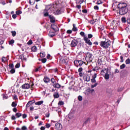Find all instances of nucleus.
Listing matches in <instances>:
<instances>
[{
	"instance_id": "nucleus-15",
	"label": "nucleus",
	"mask_w": 130,
	"mask_h": 130,
	"mask_svg": "<svg viewBox=\"0 0 130 130\" xmlns=\"http://www.w3.org/2000/svg\"><path fill=\"white\" fill-rule=\"evenodd\" d=\"M52 86L53 87H54V88H56L57 89H59V88L61 87V85L57 83H55V84H53Z\"/></svg>"
},
{
	"instance_id": "nucleus-45",
	"label": "nucleus",
	"mask_w": 130,
	"mask_h": 130,
	"mask_svg": "<svg viewBox=\"0 0 130 130\" xmlns=\"http://www.w3.org/2000/svg\"><path fill=\"white\" fill-rule=\"evenodd\" d=\"M124 88L123 87H119L117 89L118 92H121Z\"/></svg>"
},
{
	"instance_id": "nucleus-64",
	"label": "nucleus",
	"mask_w": 130,
	"mask_h": 130,
	"mask_svg": "<svg viewBox=\"0 0 130 130\" xmlns=\"http://www.w3.org/2000/svg\"><path fill=\"white\" fill-rule=\"evenodd\" d=\"M41 130H45V126H41L40 128Z\"/></svg>"
},
{
	"instance_id": "nucleus-14",
	"label": "nucleus",
	"mask_w": 130,
	"mask_h": 130,
	"mask_svg": "<svg viewBox=\"0 0 130 130\" xmlns=\"http://www.w3.org/2000/svg\"><path fill=\"white\" fill-rule=\"evenodd\" d=\"M43 81H44V83H45L46 84H47V83H49V82H50V78H49L47 76H45L44 77Z\"/></svg>"
},
{
	"instance_id": "nucleus-8",
	"label": "nucleus",
	"mask_w": 130,
	"mask_h": 130,
	"mask_svg": "<svg viewBox=\"0 0 130 130\" xmlns=\"http://www.w3.org/2000/svg\"><path fill=\"white\" fill-rule=\"evenodd\" d=\"M64 34V33H60V34L56 33L55 36H57V37L58 38L62 39H62H63V38H67V36L63 37Z\"/></svg>"
},
{
	"instance_id": "nucleus-9",
	"label": "nucleus",
	"mask_w": 130,
	"mask_h": 130,
	"mask_svg": "<svg viewBox=\"0 0 130 130\" xmlns=\"http://www.w3.org/2000/svg\"><path fill=\"white\" fill-rule=\"evenodd\" d=\"M106 73H105V75L104 76V78L105 80H109V74H108V71H109V69L108 68L105 69Z\"/></svg>"
},
{
	"instance_id": "nucleus-54",
	"label": "nucleus",
	"mask_w": 130,
	"mask_h": 130,
	"mask_svg": "<svg viewBox=\"0 0 130 130\" xmlns=\"http://www.w3.org/2000/svg\"><path fill=\"white\" fill-rule=\"evenodd\" d=\"M83 72V68L80 67L78 69V73H81Z\"/></svg>"
},
{
	"instance_id": "nucleus-11",
	"label": "nucleus",
	"mask_w": 130,
	"mask_h": 130,
	"mask_svg": "<svg viewBox=\"0 0 130 130\" xmlns=\"http://www.w3.org/2000/svg\"><path fill=\"white\" fill-rule=\"evenodd\" d=\"M21 88L22 89H24V90H27V89H29L30 84L28 83H25L22 85Z\"/></svg>"
},
{
	"instance_id": "nucleus-46",
	"label": "nucleus",
	"mask_w": 130,
	"mask_h": 130,
	"mask_svg": "<svg viewBox=\"0 0 130 130\" xmlns=\"http://www.w3.org/2000/svg\"><path fill=\"white\" fill-rule=\"evenodd\" d=\"M41 41H42V46H45V41H43V39H41Z\"/></svg>"
},
{
	"instance_id": "nucleus-55",
	"label": "nucleus",
	"mask_w": 130,
	"mask_h": 130,
	"mask_svg": "<svg viewBox=\"0 0 130 130\" xmlns=\"http://www.w3.org/2000/svg\"><path fill=\"white\" fill-rule=\"evenodd\" d=\"M16 15H21L22 14V11H18L16 12Z\"/></svg>"
},
{
	"instance_id": "nucleus-2",
	"label": "nucleus",
	"mask_w": 130,
	"mask_h": 130,
	"mask_svg": "<svg viewBox=\"0 0 130 130\" xmlns=\"http://www.w3.org/2000/svg\"><path fill=\"white\" fill-rule=\"evenodd\" d=\"M100 45L101 47H103V48L107 49V48L109 47V45H110V40H108L107 41H101Z\"/></svg>"
},
{
	"instance_id": "nucleus-24",
	"label": "nucleus",
	"mask_w": 130,
	"mask_h": 130,
	"mask_svg": "<svg viewBox=\"0 0 130 130\" xmlns=\"http://www.w3.org/2000/svg\"><path fill=\"white\" fill-rule=\"evenodd\" d=\"M91 120V118L88 117L86 118V120L85 121V122L83 123V124H87Z\"/></svg>"
},
{
	"instance_id": "nucleus-31",
	"label": "nucleus",
	"mask_w": 130,
	"mask_h": 130,
	"mask_svg": "<svg viewBox=\"0 0 130 130\" xmlns=\"http://www.w3.org/2000/svg\"><path fill=\"white\" fill-rule=\"evenodd\" d=\"M11 106L14 108L16 107L17 106V103H16V102H13L12 103Z\"/></svg>"
},
{
	"instance_id": "nucleus-49",
	"label": "nucleus",
	"mask_w": 130,
	"mask_h": 130,
	"mask_svg": "<svg viewBox=\"0 0 130 130\" xmlns=\"http://www.w3.org/2000/svg\"><path fill=\"white\" fill-rule=\"evenodd\" d=\"M3 99H8L9 98V96H7V95H6L4 93L3 94Z\"/></svg>"
},
{
	"instance_id": "nucleus-41",
	"label": "nucleus",
	"mask_w": 130,
	"mask_h": 130,
	"mask_svg": "<svg viewBox=\"0 0 130 130\" xmlns=\"http://www.w3.org/2000/svg\"><path fill=\"white\" fill-rule=\"evenodd\" d=\"M51 82L53 84H55V83H56V81H55V79L54 78H51Z\"/></svg>"
},
{
	"instance_id": "nucleus-37",
	"label": "nucleus",
	"mask_w": 130,
	"mask_h": 130,
	"mask_svg": "<svg viewBox=\"0 0 130 130\" xmlns=\"http://www.w3.org/2000/svg\"><path fill=\"white\" fill-rule=\"evenodd\" d=\"M47 61V59L46 58H42V62L43 63H45Z\"/></svg>"
},
{
	"instance_id": "nucleus-53",
	"label": "nucleus",
	"mask_w": 130,
	"mask_h": 130,
	"mask_svg": "<svg viewBox=\"0 0 130 130\" xmlns=\"http://www.w3.org/2000/svg\"><path fill=\"white\" fill-rule=\"evenodd\" d=\"M22 118H23V119H25V118H26L27 117V114H23L22 115Z\"/></svg>"
},
{
	"instance_id": "nucleus-19",
	"label": "nucleus",
	"mask_w": 130,
	"mask_h": 130,
	"mask_svg": "<svg viewBox=\"0 0 130 130\" xmlns=\"http://www.w3.org/2000/svg\"><path fill=\"white\" fill-rule=\"evenodd\" d=\"M44 102V101H40L38 102H37L36 103H35V105H42V104H43V103Z\"/></svg>"
},
{
	"instance_id": "nucleus-21",
	"label": "nucleus",
	"mask_w": 130,
	"mask_h": 130,
	"mask_svg": "<svg viewBox=\"0 0 130 130\" xmlns=\"http://www.w3.org/2000/svg\"><path fill=\"white\" fill-rule=\"evenodd\" d=\"M53 97H54V98H55V99L59 98V94H58V92L54 93Z\"/></svg>"
},
{
	"instance_id": "nucleus-40",
	"label": "nucleus",
	"mask_w": 130,
	"mask_h": 130,
	"mask_svg": "<svg viewBox=\"0 0 130 130\" xmlns=\"http://www.w3.org/2000/svg\"><path fill=\"white\" fill-rule=\"evenodd\" d=\"M40 57H45V53L43 52H41L40 54Z\"/></svg>"
},
{
	"instance_id": "nucleus-35",
	"label": "nucleus",
	"mask_w": 130,
	"mask_h": 130,
	"mask_svg": "<svg viewBox=\"0 0 130 130\" xmlns=\"http://www.w3.org/2000/svg\"><path fill=\"white\" fill-rule=\"evenodd\" d=\"M31 105H32V104H31V102H29V101L28 102V103L26 105V108H28V107H29V106H31Z\"/></svg>"
},
{
	"instance_id": "nucleus-16",
	"label": "nucleus",
	"mask_w": 130,
	"mask_h": 130,
	"mask_svg": "<svg viewBox=\"0 0 130 130\" xmlns=\"http://www.w3.org/2000/svg\"><path fill=\"white\" fill-rule=\"evenodd\" d=\"M51 27L53 30L55 31V32H57V31H58V27H57V26L55 25V24L52 25Z\"/></svg>"
},
{
	"instance_id": "nucleus-3",
	"label": "nucleus",
	"mask_w": 130,
	"mask_h": 130,
	"mask_svg": "<svg viewBox=\"0 0 130 130\" xmlns=\"http://www.w3.org/2000/svg\"><path fill=\"white\" fill-rule=\"evenodd\" d=\"M74 64L76 68L81 67L84 64V62L82 60H75L74 61Z\"/></svg>"
},
{
	"instance_id": "nucleus-29",
	"label": "nucleus",
	"mask_w": 130,
	"mask_h": 130,
	"mask_svg": "<svg viewBox=\"0 0 130 130\" xmlns=\"http://www.w3.org/2000/svg\"><path fill=\"white\" fill-rule=\"evenodd\" d=\"M15 43V40H11L10 41H9V45H12V44H14Z\"/></svg>"
},
{
	"instance_id": "nucleus-48",
	"label": "nucleus",
	"mask_w": 130,
	"mask_h": 130,
	"mask_svg": "<svg viewBox=\"0 0 130 130\" xmlns=\"http://www.w3.org/2000/svg\"><path fill=\"white\" fill-rule=\"evenodd\" d=\"M121 21L123 23H125V22H126V19H125V17H122L121 18Z\"/></svg>"
},
{
	"instance_id": "nucleus-5",
	"label": "nucleus",
	"mask_w": 130,
	"mask_h": 130,
	"mask_svg": "<svg viewBox=\"0 0 130 130\" xmlns=\"http://www.w3.org/2000/svg\"><path fill=\"white\" fill-rule=\"evenodd\" d=\"M79 40L80 39H73L70 44L71 47L74 48L76 47V46L78 47V44L79 43Z\"/></svg>"
},
{
	"instance_id": "nucleus-10",
	"label": "nucleus",
	"mask_w": 130,
	"mask_h": 130,
	"mask_svg": "<svg viewBox=\"0 0 130 130\" xmlns=\"http://www.w3.org/2000/svg\"><path fill=\"white\" fill-rule=\"evenodd\" d=\"M74 115H75V113L71 111L67 116L69 119H73L74 118Z\"/></svg>"
},
{
	"instance_id": "nucleus-50",
	"label": "nucleus",
	"mask_w": 130,
	"mask_h": 130,
	"mask_svg": "<svg viewBox=\"0 0 130 130\" xmlns=\"http://www.w3.org/2000/svg\"><path fill=\"white\" fill-rule=\"evenodd\" d=\"M92 79H96V78H97V73H94V75L92 76Z\"/></svg>"
},
{
	"instance_id": "nucleus-4",
	"label": "nucleus",
	"mask_w": 130,
	"mask_h": 130,
	"mask_svg": "<svg viewBox=\"0 0 130 130\" xmlns=\"http://www.w3.org/2000/svg\"><path fill=\"white\" fill-rule=\"evenodd\" d=\"M85 55H86L85 59H87V57H88L89 62H92V61H93V54L92 53L90 52H87L85 53Z\"/></svg>"
},
{
	"instance_id": "nucleus-44",
	"label": "nucleus",
	"mask_w": 130,
	"mask_h": 130,
	"mask_svg": "<svg viewBox=\"0 0 130 130\" xmlns=\"http://www.w3.org/2000/svg\"><path fill=\"white\" fill-rule=\"evenodd\" d=\"M13 98L14 100H18V95H17V94H14Z\"/></svg>"
},
{
	"instance_id": "nucleus-18",
	"label": "nucleus",
	"mask_w": 130,
	"mask_h": 130,
	"mask_svg": "<svg viewBox=\"0 0 130 130\" xmlns=\"http://www.w3.org/2000/svg\"><path fill=\"white\" fill-rule=\"evenodd\" d=\"M49 18L50 19V21L52 23H54V22H55V19L54 18V17H53V16L50 15L49 16Z\"/></svg>"
},
{
	"instance_id": "nucleus-23",
	"label": "nucleus",
	"mask_w": 130,
	"mask_h": 130,
	"mask_svg": "<svg viewBox=\"0 0 130 130\" xmlns=\"http://www.w3.org/2000/svg\"><path fill=\"white\" fill-rule=\"evenodd\" d=\"M15 116H16V118H19L22 116V113H16Z\"/></svg>"
},
{
	"instance_id": "nucleus-51",
	"label": "nucleus",
	"mask_w": 130,
	"mask_h": 130,
	"mask_svg": "<svg viewBox=\"0 0 130 130\" xmlns=\"http://www.w3.org/2000/svg\"><path fill=\"white\" fill-rule=\"evenodd\" d=\"M24 57V54H21V55L19 56V59H21V60H23V58Z\"/></svg>"
},
{
	"instance_id": "nucleus-22",
	"label": "nucleus",
	"mask_w": 130,
	"mask_h": 130,
	"mask_svg": "<svg viewBox=\"0 0 130 130\" xmlns=\"http://www.w3.org/2000/svg\"><path fill=\"white\" fill-rule=\"evenodd\" d=\"M48 35L49 37H50V38H53V37H54V36H55V35H56V34L53 33L51 34V33H48Z\"/></svg>"
},
{
	"instance_id": "nucleus-52",
	"label": "nucleus",
	"mask_w": 130,
	"mask_h": 130,
	"mask_svg": "<svg viewBox=\"0 0 130 130\" xmlns=\"http://www.w3.org/2000/svg\"><path fill=\"white\" fill-rule=\"evenodd\" d=\"M13 112H15V113H17V111H18V109H17V108L14 107L13 109Z\"/></svg>"
},
{
	"instance_id": "nucleus-42",
	"label": "nucleus",
	"mask_w": 130,
	"mask_h": 130,
	"mask_svg": "<svg viewBox=\"0 0 130 130\" xmlns=\"http://www.w3.org/2000/svg\"><path fill=\"white\" fill-rule=\"evenodd\" d=\"M93 37V35L89 34L87 35V38L88 39H91Z\"/></svg>"
},
{
	"instance_id": "nucleus-13",
	"label": "nucleus",
	"mask_w": 130,
	"mask_h": 130,
	"mask_svg": "<svg viewBox=\"0 0 130 130\" xmlns=\"http://www.w3.org/2000/svg\"><path fill=\"white\" fill-rule=\"evenodd\" d=\"M84 44H85L84 43L82 42V41H81V39H79V43L77 45L78 48H81V46L84 47Z\"/></svg>"
},
{
	"instance_id": "nucleus-17",
	"label": "nucleus",
	"mask_w": 130,
	"mask_h": 130,
	"mask_svg": "<svg viewBox=\"0 0 130 130\" xmlns=\"http://www.w3.org/2000/svg\"><path fill=\"white\" fill-rule=\"evenodd\" d=\"M84 81L86 82H90V81H91V78L89 75L87 74L86 75L85 78H84Z\"/></svg>"
},
{
	"instance_id": "nucleus-28",
	"label": "nucleus",
	"mask_w": 130,
	"mask_h": 130,
	"mask_svg": "<svg viewBox=\"0 0 130 130\" xmlns=\"http://www.w3.org/2000/svg\"><path fill=\"white\" fill-rule=\"evenodd\" d=\"M97 86H98V83L96 82L93 85V84L91 85V89H93V88H95V87H97Z\"/></svg>"
},
{
	"instance_id": "nucleus-58",
	"label": "nucleus",
	"mask_w": 130,
	"mask_h": 130,
	"mask_svg": "<svg viewBox=\"0 0 130 130\" xmlns=\"http://www.w3.org/2000/svg\"><path fill=\"white\" fill-rule=\"evenodd\" d=\"M50 126H51V125H50V124H49V123H47L46 124V127L47 128H49V127H50Z\"/></svg>"
},
{
	"instance_id": "nucleus-6",
	"label": "nucleus",
	"mask_w": 130,
	"mask_h": 130,
	"mask_svg": "<svg viewBox=\"0 0 130 130\" xmlns=\"http://www.w3.org/2000/svg\"><path fill=\"white\" fill-rule=\"evenodd\" d=\"M55 128H56L57 130H61L62 129V125L58 122H57L55 123Z\"/></svg>"
},
{
	"instance_id": "nucleus-27",
	"label": "nucleus",
	"mask_w": 130,
	"mask_h": 130,
	"mask_svg": "<svg viewBox=\"0 0 130 130\" xmlns=\"http://www.w3.org/2000/svg\"><path fill=\"white\" fill-rule=\"evenodd\" d=\"M73 31L74 32H76V31H78V28L76 27V24H73V28H72Z\"/></svg>"
},
{
	"instance_id": "nucleus-26",
	"label": "nucleus",
	"mask_w": 130,
	"mask_h": 130,
	"mask_svg": "<svg viewBox=\"0 0 130 130\" xmlns=\"http://www.w3.org/2000/svg\"><path fill=\"white\" fill-rule=\"evenodd\" d=\"M10 70H11L10 71V74H15V73H16V69L15 68H12Z\"/></svg>"
},
{
	"instance_id": "nucleus-1",
	"label": "nucleus",
	"mask_w": 130,
	"mask_h": 130,
	"mask_svg": "<svg viewBox=\"0 0 130 130\" xmlns=\"http://www.w3.org/2000/svg\"><path fill=\"white\" fill-rule=\"evenodd\" d=\"M127 5L125 3H120L118 5V8H119V13L120 15H125L127 13V8L126 6Z\"/></svg>"
},
{
	"instance_id": "nucleus-56",
	"label": "nucleus",
	"mask_w": 130,
	"mask_h": 130,
	"mask_svg": "<svg viewBox=\"0 0 130 130\" xmlns=\"http://www.w3.org/2000/svg\"><path fill=\"white\" fill-rule=\"evenodd\" d=\"M50 115V114L49 113V112H48L45 114L46 117H49Z\"/></svg>"
},
{
	"instance_id": "nucleus-32",
	"label": "nucleus",
	"mask_w": 130,
	"mask_h": 130,
	"mask_svg": "<svg viewBox=\"0 0 130 130\" xmlns=\"http://www.w3.org/2000/svg\"><path fill=\"white\" fill-rule=\"evenodd\" d=\"M125 68V64L123 63L120 66V70H123Z\"/></svg>"
},
{
	"instance_id": "nucleus-34",
	"label": "nucleus",
	"mask_w": 130,
	"mask_h": 130,
	"mask_svg": "<svg viewBox=\"0 0 130 130\" xmlns=\"http://www.w3.org/2000/svg\"><path fill=\"white\" fill-rule=\"evenodd\" d=\"M27 45H31V44H33V41H32V40H29L27 43Z\"/></svg>"
},
{
	"instance_id": "nucleus-7",
	"label": "nucleus",
	"mask_w": 130,
	"mask_h": 130,
	"mask_svg": "<svg viewBox=\"0 0 130 130\" xmlns=\"http://www.w3.org/2000/svg\"><path fill=\"white\" fill-rule=\"evenodd\" d=\"M94 92H95V90L94 89H91L90 87H88L85 91V94H87V93L92 94V93Z\"/></svg>"
},
{
	"instance_id": "nucleus-39",
	"label": "nucleus",
	"mask_w": 130,
	"mask_h": 130,
	"mask_svg": "<svg viewBox=\"0 0 130 130\" xmlns=\"http://www.w3.org/2000/svg\"><path fill=\"white\" fill-rule=\"evenodd\" d=\"M9 68L11 70V69H14V63H10L9 65Z\"/></svg>"
},
{
	"instance_id": "nucleus-30",
	"label": "nucleus",
	"mask_w": 130,
	"mask_h": 130,
	"mask_svg": "<svg viewBox=\"0 0 130 130\" xmlns=\"http://www.w3.org/2000/svg\"><path fill=\"white\" fill-rule=\"evenodd\" d=\"M5 42V39H3V37L0 39V45H3Z\"/></svg>"
},
{
	"instance_id": "nucleus-47",
	"label": "nucleus",
	"mask_w": 130,
	"mask_h": 130,
	"mask_svg": "<svg viewBox=\"0 0 130 130\" xmlns=\"http://www.w3.org/2000/svg\"><path fill=\"white\" fill-rule=\"evenodd\" d=\"M91 83H96V79H94V78H92L91 80H90Z\"/></svg>"
},
{
	"instance_id": "nucleus-25",
	"label": "nucleus",
	"mask_w": 130,
	"mask_h": 130,
	"mask_svg": "<svg viewBox=\"0 0 130 130\" xmlns=\"http://www.w3.org/2000/svg\"><path fill=\"white\" fill-rule=\"evenodd\" d=\"M80 34L82 37H83V40H85V38H88L87 36L85 35V33H80Z\"/></svg>"
},
{
	"instance_id": "nucleus-63",
	"label": "nucleus",
	"mask_w": 130,
	"mask_h": 130,
	"mask_svg": "<svg viewBox=\"0 0 130 130\" xmlns=\"http://www.w3.org/2000/svg\"><path fill=\"white\" fill-rule=\"evenodd\" d=\"M96 21H97L96 19H95V20H91L90 21V24H94L95 23V22H96Z\"/></svg>"
},
{
	"instance_id": "nucleus-43",
	"label": "nucleus",
	"mask_w": 130,
	"mask_h": 130,
	"mask_svg": "<svg viewBox=\"0 0 130 130\" xmlns=\"http://www.w3.org/2000/svg\"><path fill=\"white\" fill-rule=\"evenodd\" d=\"M20 66H21V64L20 63H17L15 65V69H19V68H20Z\"/></svg>"
},
{
	"instance_id": "nucleus-57",
	"label": "nucleus",
	"mask_w": 130,
	"mask_h": 130,
	"mask_svg": "<svg viewBox=\"0 0 130 130\" xmlns=\"http://www.w3.org/2000/svg\"><path fill=\"white\" fill-rule=\"evenodd\" d=\"M51 71H54V73H57V72H58V70L57 69V68H55L54 69H51Z\"/></svg>"
},
{
	"instance_id": "nucleus-61",
	"label": "nucleus",
	"mask_w": 130,
	"mask_h": 130,
	"mask_svg": "<svg viewBox=\"0 0 130 130\" xmlns=\"http://www.w3.org/2000/svg\"><path fill=\"white\" fill-rule=\"evenodd\" d=\"M29 102H30V104L31 105L34 104V103H35V100L29 101Z\"/></svg>"
},
{
	"instance_id": "nucleus-33",
	"label": "nucleus",
	"mask_w": 130,
	"mask_h": 130,
	"mask_svg": "<svg viewBox=\"0 0 130 130\" xmlns=\"http://www.w3.org/2000/svg\"><path fill=\"white\" fill-rule=\"evenodd\" d=\"M63 104H64V103L63 102H62V101H59V102L58 103V105H59V106H61L63 105Z\"/></svg>"
},
{
	"instance_id": "nucleus-62",
	"label": "nucleus",
	"mask_w": 130,
	"mask_h": 130,
	"mask_svg": "<svg viewBox=\"0 0 130 130\" xmlns=\"http://www.w3.org/2000/svg\"><path fill=\"white\" fill-rule=\"evenodd\" d=\"M21 129L22 130H26V129H27V127L26 126H23L21 127Z\"/></svg>"
},
{
	"instance_id": "nucleus-12",
	"label": "nucleus",
	"mask_w": 130,
	"mask_h": 130,
	"mask_svg": "<svg viewBox=\"0 0 130 130\" xmlns=\"http://www.w3.org/2000/svg\"><path fill=\"white\" fill-rule=\"evenodd\" d=\"M84 41H85V43H86V44H88V45H89V46H91L92 45V42H91V41L87 38H85L84 39Z\"/></svg>"
},
{
	"instance_id": "nucleus-20",
	"label": "nucleus",
	"mask_w": 130,
	"mask_h": 130,
	"mask_svg": "<svg viewBox=\"0 0 130 130\" xmlns=\"http://www.w3.org/2000/svg\"><path fill=\"white\" fill-rule=\"evenodd\" d=\"M31 50L33 52H36L37 51V47L36 46H34L31 48Z\"/></svg>"
},
{
	"instance_id": "nucleus-60",
	"label": "nucleus",
	"mask_w": 130,
	"mask_h": 130,
	"mask_svg": "<svg viewBox=\"0 0 130 130\" xmlns=\"http://www.w3.org/2000/svg\"><path fill=\"white\" fill-rule=\"evenodd\" d=\"M120 62H123V57L122 56H120Z\"/></svg>"
},
{
	"instance_id": "nucleus-36",
	"label": "nucleus",
	"mask_w": 130,
	"mask_h": 130,
	"mask_svg": "<svg viewBox=\"0 0 130 130\" xmlns=\"http://www.w3.org/2000/svg\"><path fill=\"white\" fill-rule=\"evenodd\" d=\"M78 100L79 101H82L83 100V96L82 95H79L78 96Z\"/></svg>"
},
{
	"instance_id": "nucleus-59",
	"label": "nucleus",
	"mask_w": 130,
	"mask_h": 130,
	"mask_svg": "<svg viewBox=\"0 0 130 130\" xmlns=\"http://www.w3.org/2000/svg\"><path fill=\"white\" fill-rule=\"evenodd\" d=\"M11 119H12V120H16V116H15V115H12V116H11Z\"/></svg>"
},
{
	"instance_id": "nucleus-38",
	"label": "nucleus",
	"mask_w": 130,
	"mask_h": 130,
	"mask_svg": "<svg viewBox=\"0 0 130 130\" xmlns=\"http://www.w3.org/2000/svg\"><path fill=\"white\" fill-rule=\"evenodd\" d=\"M125 63H126V64H129V63H130V59H129V58L126 59Z\"/></svg>"
}]
</instances>
